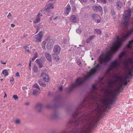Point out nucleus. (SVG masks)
<instances>
[{
  "mask_svg": "<svg viewBox=\"0 0 133 133\" xmlns=\"http://www.w3.org/2000/svg\"><path fill=\"white\" fill-rule=\"evenodd\" d=\"M92 108V105L87 99H84L82 103L75 108L73 112L72 118L70 122L71 123H74L76 125L80 126V128L75 126L69 133L66 130L62 131L60 133H88L89 129L91 128L95 122V117L90 116L87 114L82 112L84 108Z\"/></svg>",
  "mask_w": 133,
  "mask_h": 133,
  "instance_id": "obj_1",
  "label": "nucleus"
},
{
  "mask_svg": "<svg viewBox=\"0 0 133 133\" xmlns=\"http://www.w3.org/2000/svg\"><path fill=\"white\" fill-rule=\"evenodd\" d=\"M98 63L94 68L90 70L87 76H85L84 78H78L76 81L75 83L71 84V85L68 88H66V91L68 92H70L75 89L77 88L81 85L85 80L89 79L90 76L94 74L96 72L99 71L102 68V64L108 65V63L110 59H98Z\"/></svg>",
  "mask_w": 133,
  "mask_h": 133,
  "instance_id": "obj_2",
  "label": "nucleus"
},
{
  "mask_svg": "<svg viewBox=\"0 0 133 133\" xmlns=\"http://www.w3.org/2000/svg\"><path fill=\"white\" fill-rule=\"evenodd\" d=\"M133 32V28L128 30L127 32L123 34L119 38L117 36V40L114 43L110 49L107 51H103L99 58H111L113 56V54L121 46L122 41L125 40Z\"/></svg>",
  "mask_w": 133,
  "mask_h": 133,
  "instance_id": "obj_3",
  "label": "nucleus"
},
{
  "mask_svg": "<svg viewBox=\"0 0 133 133\" xmlns=\"http://www.w3.org/2000/svg\"><path fill=\"white\" fill-rule=\"evenodd\" d=\"M105 97L101 100V102L105 106L112 104L114 101L116 96V93L113 92L111 90L107 89L105 91Z\"/></svg>",
  "mask_w": 133,
  "mask_h": 133,
  "instance_id": "obj_4",
  "label": "nucleus"
},
{
  "mask_svg": "<svg viewBox=\"0 0 133 133\" xmlns=\"http://www.w3.org/2000/svg\"><path fill=\"white\" fill-rule=\"evenodd\" d=\"M125 13L123 16L125 22L123 23V25L126 27L129 23V19L131 16L130 11H129L125 12Z\"/></svg>",
  "mask_w": 133,
  "mask_h": 133,
  "instance_id": "obj_5",
  "label": "nucleus"
},
{
  "mask_svg": "<svg viewBox=\"0 0 133 133\" xmlns=\"http://www.w3.org/2000/svg\"><path fill=\"white\" fill-rule=\"evenodd\" d=\"M108 66L109 67L108 68L107 70L110 72L116 68H118L119 66V64L117 61H115L111 62Z\"/></svg>",
  "mask_w": 133,
  "mask_h": 133,
  "instance_id": "obj_6",
  "label": "nucleus"
},
{
  "mask_svg": "<svg viewBox=\"0 0 133 133\" xmlns=\"http://www.w3.org/2000/svg\"><path fill=\"white\" fill-rule=\"evenodd\" d=\"M61 48L58 45H55L53 51L54 53L53 54V57L54 58H56L59 57H58V55L59 54L61 51Z\"/></svg>",
  "mask_w": 133,
  "mask_h": 133,
  "instance_id": "obj_7",
  "label": "nucleus"
},
{
  "mask_svg": "<svg viewBox=\"0 0 133 133\" xmlns=\"http://www.w3.org/2000/svg\"><path fill=\"white\" fill-rule=\"evenodd\" d=\"M129 61L131 62V66H128L127 65L126 66V68L128 69V75L132 76V73L133 72V59H129Z\"/></svg>",
  "mask_w": 133,
  "mask_h": 133,
  "instance_id": "obj_8",
  "label": "nucleus"
},
{
  "mask_svg": "<svg viewBox=\"0 0 133 133\" xmlns=\"http://www.w3.org/2000/svg\"><path fill=\"white\" fill-rule=\"evenodd\" d=\"M42 31H41L37 34L35 36V38L36 39V42H41L42 38Z\"/></svg>",
  "mask_w": 133,
  "mask_h": 133,
  "instance_id": "obj_9",
  "label": "nucleus"
},
{
  "mask_svg": "<svg viewBox=\"0 0 133 133\" xmlns=\"http://www.w3.org/2000/svg\"><path fill=\"white\" fill-rule=\"evenodd\" d=\"M92 18L96 23H99L101 21L100 17L97 14H94L92 16Z\"/></svg>",
  "mask_w": 133,
  "mask_h": 133,
  "instance_id": "obj_10",
  "label": "nucleus"
},
{
  "mask_svg": "<svg viewBox=\"0 0 133 133\" xmlns=\"http://www.w3.org/2000/svg\"><path fill=\"white\" fill-rule=\"evenodd\" d=\"M59 117V113L57 111L53 112L51 115V118L52 119H56Z\"/></svg>",
  "mask_w": 133,
  "mask_h": 133,
  "instance_id": "obj_11",
  "label": "nucleus"
},
{
  "mask_svg": "<svg viewBox=\"0 0 133 133\" xmlns=\"http://www.w3.org/2000/svg\"><path fill=\"white\" fill-rule=\"evenodd\" d=\"M54 43L52 40H50L49 41L46 45L47 48L48 50H50L52 48Z\"/></svg>",
  "mask_w": 133,
  "mask_h": 133,
  "instance_id": "obj_12",
  "label": "nucleus"
},
{
  "mask_svg": "<svg viewBox=\"0 0 133 133\" xmlns=\"http://www.w3.org/2000/svg\"><path fill=\"white\" fill-rule=\"evenodd\" d=\"M92 8L96 12H101L102 11V8L100 6L94 5L93 6Z\"/></svg>",
  "mask_w": 133,
  "mask_h": 133,
  "instance_id": "obj_13",
  "label": "nucleus"
},
{
  "mask_svg": "<svg viewBox=\"0 0 133 133\" xmlns=\"http://www.w3.org/2000/svg\"><path fill=\"white\" fill-rule=\"evenodd\" d=\"M43 107L42 104L41 103H38L35 106V109L40 112L41 111V109Z\"/></svg>",
  "mask_w": 133,
  "mask_h": 133,
  "instance_id": "obj_14",
  "label": "nucleus"
},
{
  "mask_svg": "<svg viewBox=\"0 0 133 133\" xmlns=\"http://www.w3.org/2000/svg\"><path fill=\"white\" fill-rule=\"evenodd\" d=\"M70 21L74 23H76L78 21V18L77 16L74 15H72L70 17Z\"/></svg>",
  "mask_w": 133,
  "mask_h": 133,
  "instance_id": "obj_15",
  "label": "nucleus"
},
{
  "mask_svg": "<svg viewBox=\"0 0 133 133\" xmlns=\"http://www.w3.org/2000/svg\"><path fill=\"white\" fill-rule=\"evenodd\" d=\"M71 7L69 4L65 8L64 13L65 14H68L71 11Z\"/></svg>",
  "mask_w": 133,
  "mask_h": 133,
  "instance_id": "obj_16",
  "label": "nucleus"
},
{
  "mask_svg": "<svg viewBox=\"0 0 133 133\" xmlns=\"http://www.w3.org/2000/svg\"><path fill=\"white\" fill-rule=\"evenodd\" d=\"M128 54L126 52L124 51L120 53L119 55V58H121L122 57H127L129 56Z\"/></svg>",
  "mask_w": 133,
  "mask_h": 133,
  "instance_id": "obj_17",
  "label": "nucleus"
},
{
  "mask_svg": "<svg viewBox=\"0 0 133 133\" xmlns=\"http://www.w3.org/2000/svg\"><path fill=\"white\" fill-rule=\"evenodd\" d=\"M41 76L43 77V80L45 82H47L49 81V78L47 74L43 73Z\"/></svg>",
  "mask_w": 133,
  "mask_h": 133,
  "instance_id": "obj_18",
  "label": "nucleus"
},
{
  "mask_svg": "<svg viewBox=\"0 0 133 133\" xmlns=\"http://www.w3.org/2000/svg\"><path fill=\"white\" fill-rule=\"evenodd\" d=\"M46 7H45V10L48 12L50 11L49 10L51 9L54 8V6H53V4L51 3H50L46 6Z\"/></svg>",
  "mask_w": 133,
  "mask_h": 133,
  "instance_id": "obj_19",
  "label": "nucleus"
},
{
  "mask_svg": "<svg viewBox=\"0 0 133 133\" xmlns=\"http://www.w3.org/2000/svg\"><path fill=\"white\" fill-rule=\"evenodd\" d=\"M42 15H40V13H38L37 16L35 20L34 21V23H38L40 20V17H42Z\"/></svg>",
  "mask_w": 133,
  "mask_h": 133,
  "instance_id": "obj_20",
  "label": "nucleus"
},
{
  "mask_svg": "<svg viewBox=\"0 0 133 133\" xmlns=\"http://www.w3.org/2000/svg\"><path fill=\"white\" fill-rule=\"evenodd\" d=\"M123 84H124V83L123 81H121V82H119V86L115 90L118 93L120 91V90L122 88V85Z\"/></svg>",
  "mask_w": 133,
  "mask_h": 133,
  "instance_id": "obj_21",
  "label": "nucleus"
},
{
  "mask_svg": "<svg viewBox=\"0 0 133 133\" xmlns=\"http://www.w3.org/2000/svg\"><path fill=\"white\" fill-rule=\"evenodd\" d=\"M130 77L129 76V75H127L124 77L122 78V81H124V82H123L124 84L125 85L127 84L128 83V82L127 80Z\"/></svg>",
  "mask_w": 133,
  "mask_h": 133,
  "instance_id": "obj_22",
  "label": "nucleus"
},
{
  "mask_svg": "<svg viewBox=\"0 0 133 133\" xmlns=\"http://www.w3.org/2000/svg\"><path fill=\"white\" fill-rule=\"evenodd\" d=\"M116 5L117 8L119 10L122 6V3L120 1H118L116 3Z\"/></svg>",
  "mask_w": 133,
  "mask_h": 133,
  "instance_id": "obj_23",
  "label": "nucleus"
},
{
  "mask_svg": "<svg viewBox=\"0 0 133 133\" xmlns=\"http://www.w3.org/2000/svg\"><path fill=\"white\" fill-rule=\"evenodd\" d=\"M115 81L112 80H110L108 82V86L111 87L115 85Z\"/></svg>",
  "mask_w": 133,
  "mask_h": 133,
  "instance_id": "obj_24",
  "label": "nucleus"
},
{
  "mask_svg": "<svg viewBox=\"0 0 133 133\" xmlns=\"http://www.w3.org/2000/svg\"><path fill=\"white\" fill-rule=\"evenodd\" d=\"M38 83L42 87H45L46 86L45 83L43 82L42 79H40L38 80Z\"/></svg>",
  "mask_w": 133,
  "mask_h": 133,
  "instance_id": "obj_25",
  "label": "nucleus"
},
{
  "mask_svg": "<svg viewBox=\"0 0 133 133\" xmlns=\"http://www.w3.org/2000/svg\"><path fill=\"white\" fill-rule=\"evenodd\" d=\"M36 61L39 65L40 68H41L42 67V62L41 61V59H37L36 60Z\"/></svg>",
  "mask_w": 133,
  "mask_h": 133,
  "instance_id": "obj_26",
  "label": "nucleus"
},
{
  "mask_svg": "<svg viewBox=\"0 0 133 133\" xmlns=\"http://www.w3.org/2000/svg\"><path fill=\"white\" fill-rule=\"evenodd\" d=\"M33 94L35 96H36L38 95L39 91L36 89H34L33 90Z\"/></svg>",
  "mask_w": 133,
  "mask_h": 133,
  "instance_id": "obj_27",
  "label": "nucleus"
},
{
  "mask_svg": "<svg viewBox=\"0 0 133 133\" xmlns=\"http://www.w3.org/2000/svg\"><path fill=\"white\" fill-rule=\"evenodd\" d=\"M115 82H118L119 80H120V82H121V81H122V78H121V77L119 76H115Z\"/></svg>",
  "mask_w": 133,
  "mask_h": 133,
  "instance_id": "obj_28",
  "label": "nucleus"
},
{
  "mask_svg": "<svg viewBox=\"0 0 133 133\" xmlns=\"http://www.w3.org/2000/svg\"><path fill=\"white\" fill-rule=\"evenodd\" d=\"M14 122L17 125L21 123V121L19 119H17L15 120L14 121Z\"/></svg>",
  "mask_w": 133,
  "mask_h": 133,
  "instance_id": "obj_29",
  "label": "nucleus"
},
{
  "mask_svg": "<svg viewBox=\"0 0 133 133\" xmlns=\"http://www.w3.org/2000/svg\"><path fill=\"white\" fill-rule=\"evenodd\" d=\"M2 73L5 76H8V75L7 70L6 69H4L2 71Z\"/></svg>",
  "mask_w": 133,
  "mask_h": 133,
  "instance_id": "obj_30",
  "label": "nucleus"
},
{
  "mask_svg": "<svg viewBox=\"0 0 133 133\" xmlns=\"http://www.w3.org/2000/svg\"><path fill=\"white\" fill-rule=\"evenodd\" d=\"M133 43V40L130 41L129 42V44L127 45V48H131V47L130 46V45L132 43Z\"/></svg>",
  "mask_w": 133,
  "mask_h": 133,
  "instance_id": "obj_31",
  "label": "nucleus"
},
{
  "mask_svg": "<svg viewBox=\"0 0 133 133\" xmlns=\"http://www.w3.org/2000/svg\"><path fill=\"white\" fill-rule=\"evenodd\" d=\"M44 55L46 58H51V56L50 54L48 53L45 52L44 53Z\"/></svg>",
  "mask_w": 133,
  "mask_h": 133,
  "instance_id": "obj_32",
  "label": "nucleus"
},
{
  "mask_svg": "<svg viewBox=\"0 0 133 133\" xmlns=\"http://www.w3.org/2000/svg\"><path fill=\"white\" fill-rule=\"evenodd\" d=\"M98 2L101 3L103 4H106L107 1L106 0H97Z\"/></svg>",
  "mask_w": 133,
  "mask_h": 133,
  "instance_id": "obj_33",
  "label": "nucleus"
},
{
  "mask_svg": "<svg viewBox=\"0 0 133 133\" xmlns=\"http://www.w3.org/2000/svg\"><path fill=\"white\" fill-rule=\"evenodd\" d=\"M46 43V41H43L42 43V48L44 49L45 48V45Z\"/></svg>",
  "mask_w": 133,
  "mask_h": 133,
  "instance_id": "obj_34",
  "label": "nucleus"
},
{
  "mask_svg": "<svg viewBox=\"0 0 133 133\" xmlns=\"http://www.w3.org/2000/svg\"><path fill=\"white\" fill-rule=\"evenodd\" d=\"M96 111L97 112V114L99 115H101V110L98 107L97 109L96 110Z\"/></svg>",
  "mask_w": 133,
  "mask_h": 133,
  "instance_id": "obj_35",
  "label": "nucleus"
},
{
  "mask_svg": "<svg viewBox=\"0 0 133 133\" xmlns=\"http://www.w3.org/2000/svg\"><path fill=\"white\" fill-rule=\"evenodd\" d=\"M95 30L96 31L98 35L101 34L102 32L101 30L99 29H95Z\"/></svg>",
  "mask_w": 133,
  "mask_h": 133,
  "instance_id": "obj_36",
  "label": "nucleus"
},
{
  "mask_svg": "<svg viewBox=\"0 0 133 133\" xmlns=\"http://www.w3.org/2000/svg\"><path fill=\"white\" fill-rule=\"evenodd\" d=\"M90 98L92 99H93V100H95V97L94 96V95L92 93H91L90 95Z\"/></svg>",
  "mask_w": 133,
  "mask_h": 133,
  "instance_id": "obj_37",
  "label": "nucleus"
},
{
  "mask_svg": "<svg viewBox=\"0 0 133 133\" xmlns=\"http://www.w3.org/2000/svg\"><path fill=\"white\" fill-rule=\"evenodd\" d=\"M33 87L36 88L38 89V90H40V89L38 85L36 83H35L33 85Z\"/></svg>",
  "mask_w": 133,
  "mask_h": 133,
  "instance_id": "obj_38",
  "label": "nucleus"
},
{
  "mask_svg": "<svg viewBox=\"0 0 133 133\" xmlns=\"http://www.w3.org/2000/svg\"><path fill=\"white\" fill-rule=\"evenodd\" d=\"M40 28H41V27H40V25H39L38 24V25H37V29H36L37 31L36 32V33H37L38 31H39V29Z\"/></svg>",
  "mask_w": 133,
  "mask_h": 133,
  "instance_id": "obj_39",
  "label": "nucleus"
},
{
  "mask_svg": "<svg viewBox=\"0 0 133 133\" xmlns=\"http://www.w3.org/2000/svg\"><path fill=\"white\" fill-rule=\"evenodd\" d=\"M34 71L35 72H37L38 71L37 67L36 66H34Z\"/></svg>",
  "mask_w": 133,
  "mask_h": 133,
  "instance_id": "obj_40",
  "label": "nucleus"
},
{
  "mask_svg": "<svg viewBox=\"0 0 133 133\" xmlns=\"http://www.w3.org/2000/svg\"><path fill=\"white\" fill-rule=\"evenodd\" d=\"M76 31L77 33L79 34H80L82 32L81 29H78L76 30Z\"/></svg>",
  "mask_w": 133,
  "mask_h": 133,
  "instance_id": "obj_41",
  "label": "nucleus"
},
{
  "mask_svg": "<svg viewBox=\"0 0 133 133\" xmlns=\"http://www.w3.org/2000/svg\"><path fill=\"white\" fill-rule=\"evenodd\" d=\"M38 55L37 52H35L34 54V56L33 58H36L38 57Z\"/></svg>",
  "mask_w": 133,
  "mask_h": 133,
  "instance_id": "obj_42",
  "label": "nucleus"
},
{
  "mask_svg": "<svg viewBox=\"0 0 133 133\" xmlns=\"http://www.w3.org/2000/svg\"><path fill=\"white\" fill-rule=\"evenodd\" d=\"M29 46L28 45H26L24 47V49L25 50V51H26V50H28L29 48Z\"/></svg>",
  "mask_w": 133,
  "mask_h": 133,
  "instance_id": "obj_43",
  "label": "nucleus"
},
{
  "mask_svg": "<svg viewBox=\"0 0 133 133\" xmlns=\"http://www.w3.org/2000/svg\"><path fill=\"white\" fill-rule=\"evenodd\" d=\"M95 37V36L94 35H91L89 36V38L90 39L91 41Z\"/></svg>",
  "mask_w": 133,
  "mask_h": 133,
  "instance_id": "obj_44",
  "label": "nucleus"
},
{
  "mask_svg": "<svg viewBox=\"0 0 133 133\" xmlns=\"http://www.w3.org/2000/svg\"><path fill=\"white\" fill-rule=\"evenodd\" d=\"M13 97L15 100L18 99V97L17 95H14L13 96Z\"/></svg>",
  "mask_w": 133,
  "mask_h": 133,
  "instance_id": "obj_45",
  "label": "nucleus"
},
{
  "mask_svg": "<svg viewBox=\"0 0 133 133\" xmlns=\"http://www.w3.org/2000/svg\"><path fill=\"white\" fill-rule=\"evenodd\" d=\"M86 42L87 43H90L91 42V40L89 38L87 39Z\"/></svg>",
  "mask_w": 133,
  "mask_h": 133,
  "instance_id": "obj_46",
  "label": "nucleus"
},
{
  "mask_svg": "<svg viewBox=\"0 0 133 133\" xmlns=\"http://www.w3.org/2000/svg\"><path fill=\"white\" fill-rule=\"evenodd\" d=\"M11 17L12 16L11 13H9L8 15L7 16V18H8L10 19L11 18Z\"/></svg>",
  "mask_w": 133,
  "mask_h": 133,
  "instance_id": "obj_47",
  "label": "nucleus"
},
{
  "mask_svg": "<svg viewBox=\"0 0 133 133\" xmlns=\"http://www.w3.org/2000/svg\"><path fill=\"white\" fill-rule=\"evenodd\" d=\"M92 88L94 89H97V87L94 85H93L92 86Z\"/></svg>",
  "mask_w": 133,
  "mask_h": 133,
  "instance_id": "obj_48",
  "label": "nucleus"
},
{
  "mask_svg": "<svg viewBox=\"0 0 133 133\" xmlns=\"http://www.w3.org/2000/svg\"><path fill=\"white\" fill-rule=\"evenodd\" d=\"M77 63V64L79 66H80L81 65L82 63L81 62L78 61Z\"/></svg>",
  "mask_w": 133,
  "mask_h": 133,
  "instance_id": "obj_49",
  "label": "nucleus"
},
{
  "mask_svg": "<svg viewBox=\"0 0 133 133\" xmlns=\"http://www.w3.org/2000/svg\"><path fill=\"white\" fill-rule=\"evenodd\" d=\"M103 78H100V82L101 83H102V84H104L105 83L104 82V83H102L101 82H102V80H103Z\"/></svg>",
  "mask_w": 133,
  "mask_h": 133,
  "instance_id": "obj_50",
  "label": "nucleus"
},
{
  "mask_svg": "<svg viewBox=\"0 0 133 133\" xmlns=\"http://www.w3.org/2000/svg\"><path fill=\"white\" fill-rule=\"evenodd\" d=\"M22 88L23 90H25L27 89V88L26 87H23Z\"/></svg>",
  "mask_w": 133,
  "mask_h": 133,
  "instance_id": "obj_51",
  "label": "nucleus"
},
{
  "mask_svg": "<svg viewBox=\"0 0 133 133\" xmlns=\"http://www.w3.org/2000/svg\"><path fill=\"white\" fill-rule=\"evenodd\" d=\"M79 1L81 2H84V3H85L87 2V0H79Z\"/></svg>",
  "mask_w": 133,
  "mask_h": 133,
  "instance_id": "obj_52",
  "label": "nucleus"
},
{
  "mask_svg": "<svg viewBox=\"0 0 133 133\" xmlns=\"http://www.w3.org/2000/svg\"><path fill=\"white\" fill-rule=\"evenodd\" d=\"M51 105L49 104L47 105L46 106V107L47 108H51Z\"/></svg>",
  "mask_w": 133,
  "mask_h": 133,
  "instance_id": "obj_53",
  "label": "nucleus"
},
{
  "mask_svg": "<svg viewBox=\"0 0 133 133\" xmlns=\"http://www.w3.org/2000/svg\"><path fill=\"white\" fill-rule=\"evenodd\" d=\"M16 75L17 77H20L19 74L18 72H17L16 74Z\"/></svg>",
  "mask_w": 133,
  "mask_h": 133,
  "instance_id": "obj_54",
  "label": "nucleus"
},
{
  "mask_svg": "<svg viewBox=\"0 0 133 133\" xmlns=\"http://www.w3.org/2000/svg\"><path fill=\"white\" fill-rule=\"evenodd\" d=\"M25 52H27L28 54H31V52L29 50H26V51Z\"/></svg>",
  "mask_w": 133,
  "mask_h": 133,
  "instance_id": "obj_55",
  "label": "nucleus"
},
{
  "mask_svg": "<svg viewBox=\"0 0 133 133\" xmlns=\"http://www.w3.org/2000/svg\"><path fill=\"white\" fill-rule=\"evenodd\" d=\"M31 65V61L30 60L29 61V65L30 67Z\"/></svg>",
  "mask_w": 133,
  "mask_h": 133,
  "instance_id": "obj_56",
  "label": "nucleus"
},
{
  "mask_svg": "<svg viewBox=\"0 0 133 133\" xmlns=\"http://www.w3.org/2000/svg\"><path fill=\"white\" fill-rule=\"evenodd\" d=\"M59 59H54V60L55 61L58 62L59 61Z\"/></svg>",
  "mask_w": 133,
  "mask_h": 133,
  "instance_id": "obj_57",
  "label": "nucleus"
},
{
  "mask_svg": "<svg viewBox=\"0 0 133 133\" xmlns=\"http://www.w3.org/2000/svg\"><path fill=\"white\" fill-rule=\"evenodd\" d=\"M59 89L60 91H61L62 90V87L61 86L59 88Z\"/></svg>",
  "mask_w": 133,
  "mask_h": 133,
  "instance_id": "obj_58",
  "label": "nucleus"
},
{
  "mask_svg": "<svg viewBox=\"0 0 133 133\" xmlns=\"http://www.w3.org/2000/svg\"><path fill=\"white\" fill-rule=\"evenodd\" d=\"M67 41V40L66 39H64L63 40V42L64 43H66Z\"/></svg>",
  "mask_w": 133,
  "mask_h": 133,
  "instance_id": "obj_59",
  "label": "nucleus"
},
{
  "mask_svg": "<svg viewBox=\"0 0 133 133\" xmlns=\"http://www.w3.org/2000/svg\"><path fill=\"white\" fill-rule=\"evenodd\" d=\"M11 25L13 28H14L15 26V25L13 24H11Z\"/></svg>",
  "mask_w": 133,
  "mask_h": 133,
  "instance_id": "obj_60",
  "label": "nucleus"
},
{
  "mask_svg": "<svg viewBox=\"0 0 133 133\" xmlns=\"http://www.w3.org/2000/svg\"><path fill=\"white\" fill-rule=\"evenodd\" d=\"M1 62L2 64H6V61L5 62H3L2 61H1Z\"/></svg>",
  "mask_w": 133,
  "mask_h": 133,
  "instance_id": "obj_61",
  "label": "nucleus"
},
{
  "mask_svg": "<svg viewBox=\"0 0 133 133\" xmlns=\"http://www.w3.org/2000/svg\"><path fill=\"white\" fill-rule=\"evenodd\" d=\"M1 62L2 64H6V61L5 62H3L2 61H1Z\"/></svg>",
  "mask_w": 133,
  "mask_h": 133,
  "instance_id": "obj_62",
  "label": "nucleus"
},
{
  "mask_svg": "<svg viewBox=\"0 0 133 133\" xmlns=\"http://www.w3.org/2000/svg\"><path fill=\"white\" fill-rule=\"evenodd\" d=\"M48 61L49 62H51V59H47Z\"/></svg>",
  "mask_w": 133,
  "mask_h": 133,
  "instance_id": "obj_63",
  "label": "nucleus"
},
{
  "mask_svg": "<svg viewBox=\"0 0 133 133\" xmlns=\"http://www.w3.org/2000/svg\"><path fill=\"white\" fill-rule=\"evenodd\" d=\"M58 18V17L57 16H56V17L54 18L53 19V20H56V19L57 18Z\"/></svg>",
  "mask_w": 133,
  "mask_h": 133,
  "instance_id": "obj_64",
  "label": "nucleus"
}]
</instances>
